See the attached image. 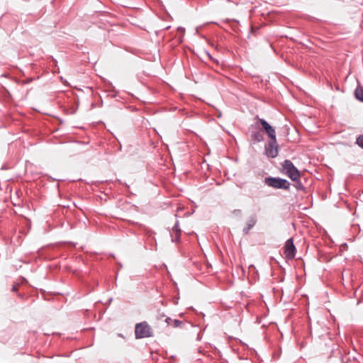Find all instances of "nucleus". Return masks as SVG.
I'll return each instance as SVG.
<instances>
[{
    "label": "nucleus",
    "instance_id": "f257e3e1",
    "mask_svg": "<svg viewBox=\"0 0 363 363\" xmlns=\"http://www.w3.org/2000/svg\"><path fill=\"white\" fill-rule=\"evenodd\" d=\"M282 171L294 182H296L300 178V172L289 160H284L282 163Z\"/></svg>",
    "mask_w": 363,
    "mask_h": 363
},
{
    "label": "nucleus",
    "instance_id": "f03ea898",
    "mask_svg": "<svg viewBox=\"0 0 363 363\" xmlns=\"http://www.w3.org/2000/svg\"><path fill=\"white\" fill-rule=\"evenodd\" d=\"M264 183L267 186L274 189L288 190L290 186V183L286 179L278 177H266L264 179Z\"/></svg>",
    "mask_w": 363,
    "mask_h": 363
},
{
    "label": "nucleus",
    "instance_id": "7ed1b4c3",
    "mask_svg": "<svg viewBox=\"0 0 363 363\" xmlns=\"http://www.w3.org/2000/svg\"><path fill=\"white\" fill-rule=\"evenodd\" d=\"M135 333L136 338L148 337L152 335L151 328L146 322L136 324Z\"/></svg>",
    "mask_w": 363,
    "mask_h": 363
},
{
    "label": "nucleus",
    "instance_id": "20e7f679",
    "mask_svg": "<svg viewBox=\"0 0 363 363\" xmlns=\"http://www.w3.org/2000/svg\"><path fill=\"white\" fill-rule=\"evenodd\" d=\"M284 254L286 257L289 259H291L295 257L296 247L294 245L292 238L286 240L284 245Z\"/></svg>",
    "mask_w": 363,
    "mask_h": 363
},
{
    "label": "nucleus",
    "instance_id": "39448f33",
    "mask_svg": "<svg viewBox=\"0 0 363 363\" xmlns=\"http://www.w3.org/2000/svg\"><path fill=\"white\" fill-rule=\"evenodd\" d=\"M278 145L277 143V139L271 140V141L268 143V145L266 147V154L268 157L272 158H274L278 155Z\"/></svg>",
    "mask_w": 363,
    "mask_h": 363
},
{
    "label": "nucleus",
    "instance_id": "423d86ee",
    "mask_svg": "<svg viewBox=\"0 0 363 363\" xmlns=\"http://www.w3.org/2000/svg\"><path fill=\"white\" fill-rule=\"evenodd\" d=\"M259 121L262 125L263 130L268 135L269 138L271 140H275L276 138V133L274 128L271 126L264 119L259 118Z\"/></svg>",
    "mask_w": 363,
    "mask_h": 363
},
{
    "label": "nucleus",
    "instance_id": "0eeeda50",
    "mask_svg": "<svg viewBox=\"0 0 363 363\" xmlns=\"http://www.w3.org/2000/svg\"><path fill=\"white\" fill-rule=\"evenodd\" d=\"M257 219L255 216H252L247 222V226L243 229L245 234H247L250 230L255 225Z\"/></svg>",
    "mask_w": 363,
    "mask_h": 363
},
{
    "label": "nucleus",
    "instance_id": "6e6552de",
    "mask_svg": "<svg viewBox=\"0 0 363 363\" xmlns=\"http://www.w3.org/2000/svg\"><path fill=\"white\" fill-rule=\"evenodd\" d=\"M354 95L357 99L363 102V88L362 86H359L356 88Z\"/></svg>",
    "mask_w": 363,
    "mask_h": 363
},
{
    "label": "nucleus",
    "instance_id": "1a4fd4ad",
    "mask_svg": "<svg viewBox=\"0 0 363 363\" xmlns=\"http://www.w3.org/2000/svg\"><path fill=\"white\" fill-rule=\"evenodd\" d=\"M252 138L257 142H260L262 140V135L259 132H255L252 134Z\"/></svg>",
    "mask_w": 363,
    "mask_h": 363
},
{
    "label": "nucleus",
    "instance_id": "9d476101",
    "mask_svg": "<svg viewBox=\"0 0 363 363\" xmlns=\"http://www.w3.org/2000/svg\"><path fill=\"white\" fill-rule=\"evenodd\" d=\"M173 230L176 233L177 240H178L180 236V234H181V230L179 228V223H178V222H177L175 223V225H174Z\"/></svg>",
    "mask_w": 363,
    "mask_h": 363
},
{
    "label": "nucleus",
    "instance_id": "9b49d317",
    "mask_svg": "<svg viewBox=\"0 0 363 363\" xmlns=\"http://www.w3.org/2000/svg\"><path fill=\"white\" fill-rule=\"evenodd\" d=\"M356 143L363 149V135H359L357 140H356Z\"/></svg>",
    "mask_w": 363,
    "mask_h": 363
},
{
    "label": "nucleus",
    "instance_id": "f8f14e48",
    "mask_svg": "<svg viewBox=\"0 0 363 363\" xmlns=\"http://www.w3.org/2000/svg\"><path fill=\"white\" fill-rule=\"evenodd\" d=\"M295 182V187L298 189V190H301V189H303V186L302 185V184L301 183V182L299 181V179L296 180V182Z\"/></svg>",
    "mask_w": 363,
    "mask_h": 363
},
{
    "label": "nucleus",
    "instance_id": "ddd939ff",
    "mask_svg": "<svg viewBox=\"0 0 363 363\" xmlns=\"http://www.w3.org/2000/svg\"><path fill=\"white\" fill-rule=\"evenodd\" d=\"M182 325V322L179 320H174L172 326L174 328L180 327Z\"/></svg>",
    "mask_w": 363,
    "mask_h": 363
},
{
    "label": "nucleus",
    "instance_id": "4468645a",
    "mask_svg": "<svg viewBox=\"0 0 363 363\" xmlns=\"http://www.w3.org/2000/svg\"><path fill=\"white\" fill-rule=\"evenodd\" d=\"M164 321L167 323V325H172L174 320L170 318H165Z\"/></svg>",
    "mask_w": 363,
    "mask_h": 363
},
{
    "label": "nucleus",
    "instance_id": "2eb2a0df",
    "mask_svg": "<svg viewBox=\"0 0 363 363\" xmlns=\"http://www.w3.org/2000/svg\"><path fill=\"white\" fill-rule=\"evenodd\" d=\"M17 290V286H13L12 291H16Z\"/></svg>",
    "mask_w": 363,
    "mask_h": 363
},
{
    "label": "nucleus",
    "instance_id": "dca6fc26",
    "mask_svg": "<svg viewBox=\"0 0 363 363\" xmlns=\"http://www.w3.org/2000/svg\"><path fill=\"white\" fill-rule=\"evenodd\" d=\"M163 318H165V315L164 314L160 315V319H162Z\"/></svg>",
    "mask_w": 363,
    "mask_h": 363
}]
</instances>
